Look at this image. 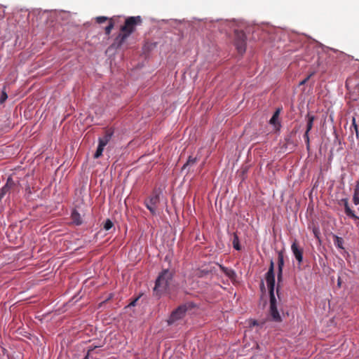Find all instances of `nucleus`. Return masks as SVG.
I'll return each mask as SVG.
<instances>
[{"instance_id":"nucleus-25","label":"nucleus","mask_w":359,"mask_h":359,"mask_svg":"<svg viewBox=\"0 0 359 359\" xmlns=\"http://www.w3.org/2000/svg\"><path fill=\"white\" fill-rule=\"evenodd\" d=\"M352 128H353V129L356 133V135L358 136V126L355 123V118L354 117L352 119V125L351 127V130L352 129Z\"/></svg>"},{"instance_id":"nucleus-21","label":"nucleus","mask_w":359,"mask_h":359,"mask_svg":"<svg viewBox=\"0 0 359 359\" xmlns=\"http://www.w3.org/2000/svg\"><path fill=\"white\" fill-rule=\"evenodd\" d=\"M114 24L112 20L110 19L109 20V23L108 26H107L105 27V34L107 35H109L110 34L112 29L114 28Z\"/></svg>"},{"instance_id":"nucleus-35","label":"nucleus","mask_w":359,"mask_h":359,"mask_svg":"<svg viewBox=\"0 0 359 359\" xmlns=\"http://www.w3.org/2000/svg\"><path fill=\"white\" fill-rule=\"evenodd\" d=\"M341 278H338V283H337V285H338V286H339V287H340V286H341Z\"/></svg>"},{"instance_id":"nucleus-4","label":"nucleus","mask_w":359,"mask_h":359,"mask_svg":"<svg viewBox=\"0 0 359 359\" xmlns=\"http://www.w3.org/2000/svg\"><path fill=\"white\" fill-rule=\"evenodd\" d=\"M160 189H154L151 196L144 201V204L152 215L156 214L157 205L160 202Z\"/></svg>"},{"instance_id":"nucleus-29","label":"nucleus","mask_w":359,"mask_h":359,"mask_svg":"<svg viewBox=\"0 0 359 359\" xmlns=\"http://www.w3.org/2000/svg\"><path fill=\"white\" fill-rule=\"evenodd\" d=\"M248 167H249V165H248L242 166V168H241V172H242L243 175H244L248 172Z\"/></svg>"},{"instance_id":"nucleus-12","label":"nucleus","mask_w":359,"mask_h":359,"mask_svg":"<svg viewBox=\"0 0 359 359\" xmlns=\"http://www.w3.org/2000/svg\"><path fill=\"white\" fill-rule=\"evenodd\" d=\"M72 220L76 225H81L83 223L80 214L76 210H73L72 212Z\"/></svg>"},{"instance_id":"nucleus-16","label":"nucleus","mask_w":359,"mask_h":359,"mask_svg":"<svg viewBox=\"0 0 359 359\" xmlns=\"http://www.w3.org/2000/svg\"><path fill=\"white\" fill-rule=\"evenodd\" d=\"M221 270L229 278H234L236 277V273L233 269H228L226 267L220 266Z\"/></svg>"},{"instance_id":"nucleus-34","label":"nucleus","mask_w":359,"mask_h":359,"mask_svg":"<svg viewBox=\"0 0 359 359\" xmlns=\"http://www.w3.org/2000/svg\"><path fill=\"white\" fill-rule=\"evenodd\" d=\"M259 325V323L257 320H253L252 323H250V326H252V325L255 326V325Z\"/></svg>"},{"instance_id":"nucleus-14","label":"nucleus","mask_w":359,"mask_h":359,"mask_svg":"<svg viewBox=\"0 0 359 359\" xmlns=\"http://www.w3.org/2000/svg\"><path fill=\"white\" fill-rule=\"evenodd\" d=\"M334 243L336 247L339 249H344V239L341 237H339L337 235H334Z\"/></svg>"},{"instance_id":"nucleus-26","label":"nucleus","mask_w":359,"mask_h":359,"mask_svg":"<svg viewBox=\"0 0 359 359\" xmlns=\"http://www.w3.org/2000/svg\"><path fill=\"white\" fill-rule=\"evenodd\" d=\"M6 187H8L9 189L13 187L15 185L14 181L12 180L11 177H9L7 180V182L6 183Z\"/></svg>"},{"instance_id":"nucleus-23","label":"nucleus","mask_w":359,"mask_h":359,"mask_svg":"<svg viewBox=\"0 0 359 359\" xmlns=\"http://www.w3.org/2000/svg\"><path fill=\"white\" fill-rule=\"evenodd\" d=\"M7 98H8L7 93L5 90V88H4L1 92V97H0V104H3L6 100Z\"/></svg>"},{"instance_id":"nucleus-2","label":"nucleus","mask_w":359,"mask_h":359,"mask_svg":"<svg viewBox=\"0 0 359 359\" xmlns=\"http://www.w3.org/2000/svg\"><path fill=\"white\" fill-rule=\"evenodd\" d=\"M173 278V272L169 269H163L157 277L155 286L154 287V294L157 297L161 296L170 285V281Z\"/></svg>"},{"instance_id":"nucleus-1","label":"nucleus","mask_w":359,"mask_h":359,"mask_svg":"<svg viewBox=\"0 0 359 359\" xmlns=\"http://www.w3.org/2000/svg\"><path fill=\"white\" fill-rule=\"evenodd\" d=\"M142 19L140 16H131L126 19L124 24L121 27V32L116 38L118 46L122 45L129 36L135 31L137 25H141Z\"/></svg>"},{"instance_id":"nucleus-11","label":"nucleus","mask_w":359,"mask_h":359,"mask_svg":"<svg viewBox=\"0 0 359 359\" xmlns=\"http://www.w3.org/2000/svg\"><path fill=\"white\" fill-rule=\"evenodd\" d=\"M291 250L297 260L299 264H301L303 261V250L299 248L296 241H294L291 245Z\"/></svg>"},{"instance_id":"nucleus-3","label":"nucleus","mask_w":359,"mask_h":359,"mask_svg":"<svg viewBox=\"0 0 359 359\" xmlns=\"http://www.w3.org/2000/svg\"><path fill=\"white\" fill-rule=\"evenodd\" d=\"M265 280L267 284V287L269 289V301L270 300H276L274 294V287H275V273H274V263L273 260H271L270 266L268 271L265 274Z\"/></svg>"},{"instance_id":"nucleus-9","label":"nucleus","mask_w":359,"mask_h":359,"mask_svg":"<svg viewBox=\"0 0 359 359\" xmlns=\"http://www.w3.org/2000/svg\"><path fill=\"white\" fill-rule=\"evenodd\" d=\"M339 204L340 205H344L345 213L348 217L352 218L355 220L359 219V217L357 215H355L354 212L351 209L348 204V198H342L339 203Z\"/></svg>"},{"instance_id":"nucleus-31","label":"nucleus","mask_w":359,"mask_h":359,"mask_svg":"<svg viewBox=\"0 0 359 359\" xmlns=\"http://www.w3.org/2000/svg\"><path fill=\"white\" fill-rule=\"evenodd\" d=\"M260 289H261L262 292H265L266 290H265V286H264V283L263 280L261 281Z\"/></svg>"},{"instance_id":"nucleus-7","label":"nucleus","mask_w":359,"mask_h":359,"mask_svg":"<svg viewBox=\"0 0 359 359\" xmlns=\"http://www.w3.org/2000/svg\"><path fill=\"white\" fill-rule=\"evenodd\" d=\"M235 46L240 54H243L246 50V36L242 31L236 32Z\"/></svg>"},{"instance_id":"nucleus-13","label":"nucleus","mask_w":359,"mask_h":359,"mask_svg":"<svg viewBox=\"0 0 359 359\" xmlns=\"http://www.w3.org/2000/svg\"><path fill=\"white\" fill-rule=\"evenodd\" d=\"M284 266V256L282 251L278 252V271H283Z\"/></svg>"},{"instance_id":"nucleus-20","label":"nucleus","mask_w":359,"mask_h":359,"mask_svg":"<svg viewBox=\"0 0 359 359\" xmlns=\"http://www.w3.org/2000/svg\"><path fill=\"white\" fill-rule=\"evenodd\" d=\"M197 158H188L186 163L184 164L182 170H185L187 167L193 165L196 163Z\"/></svg>"},{"instance_id":"nucleus-27","label":"nucleus","mask_w":359,"mask_h":359,"mask_svg":"<svg viewBox=\"0 0 359 359\" xmlns=\"http://www.w3.org/2000/svg\"><path fill=\"white\" fill-rule=\"evenodd\" d=\"M314 75V72H311L306 78H305L304 80H302L300 83H299V86H302V85H304L309 79L311 76H313Z\"/></svg>"},{"instance_id":"nucleus-15","label":"nucleus","mask_w":359,"mask_h":359,"mask_svg":"<svg viewBox=\"0 0 359 359\" xmlns=\"http://www.w3.org/2000/svg\"><path fill=\"white\" fill-rule=\"evenodd\" d=\"M353 202L355 205H359V182L357 183L355 187L354 188Z\"/></svg>"},{"instance_id":"nucleus-22","label":"nucleus","mask_w":359,"mask_h":359,"mask_svg":"<svg viewBox=\"0 0 359 359\" xmlns=\"http://www.w3.org/2000/svg\"><path fill=\"white\" fill-rule=\"evenodd\" d=\"M113 226H114V224L109 219H107L104 222V229L106 231H109V229H111L113 227Z\"/></svg>"},{"instance_id":"nucleus-32","label":"nucleus","mask_w":359,"mask_h":359,"mask_svg":"<svg viewBox=\"0 0 359 359\" xmlns=\"http://www.w3.org/2000/svg\"><path fill=\"white\" fill-rule=\"evenodd\" d=\"M139 298H136L135 299H134L131 303H130L129 306H135L136 304V302L138 301Z\"/></svg>"},{"instance_id":"nucleus-18","label":"nucleus","mask_w":359,"mask_h":359,"mask_svg":"<svg viewBox=\"0 0 359 359\" xmlns=\"http://www.w3.org/2000/svg\"><path fill=\"white\" fill-rule=\"evenodd\" d=\"M232 244H233V247L236 250H241V246L240 243H239L238 236V235L236 233L233 234V241H232Z\"/></svg>"},{"instance_id":"nucleus-36","label":"nucleus","mask_w":359,"mask_h":359,"mask_svg":"<svg viewBox=\"0 0 359 359\" xmlns=\"http://www.w3.org/2000/svg\"><path fill=\"white\" fill-rule=\"evenodd\" d=\"M201 273L207 274V273H208V271H201Z\"/></svg>"},{"instance_id":"nucleus-5","label":"nucleus","mask_w":359,"mask_h":359,"mask_svg":"<svg viewBox=\"0 0 359 359\" xmlns=\"http://www.w3.org/2000/svg\"><path fill=\"white\" fill-rule=\"evenodd\" d=\"M113 133V130L109 129L105 131L103 137L99 138V145L94 154V157H100L102 156L104 148L111 140Z\"/></svg>"},{"instance_id":"nucleus-17","label":"nucleus","mask_w":359,"mask_h":359,"mask_svg":"<svg viewBox=\"0 0 359 359\" xmlns=\"http://www.w3.org/2000/svg\"><path fill=\"white\" fill-rule=\"evenodd\" d=\"M278 283L276 287V294L278 297L280 299V282L283 281V271H278L277 274Z\"/></svg>"},{"instance_id":"nucleus-33","label":"nucleus","mask_w":359,"mask_h":359,"mask_svg":"<svg viewBox=\"0 0 359 359\" xmlns=\"http://www.w3.org/2000/svg\"><path fill=\"white\" fill-rule=\"evenodd\" d=\"M313 233H314V235H315V236H316V238H318L319 231H318V229H313Z\"/></svg>"},{"instance_id":"nucleus-24","label":"nucleus","mask_w":359,"mask_h":359,"mask_svg":"<svg viewBox=\"0 0 359 359\" xmlns=\"http://www.w3.org/2000/svg\"><path fill=\"white\" fill-rule=\"evenodd\" d=\"M95 20L98 24H102V23L104 22L105 21L108 20V18L104 17V16H99V17H97Z\"/></svg>"},{"instance_id":"nucleus-6","label":"nucleus","mask_w":359,"mask_h":359,"mask_svg":"<svg viewBox=\"0 0 359 359\" xmlns=\"http://www.w3.org/2000/svg\"><path fill=\"white\" fill-rule=\"evenodd\" d=\"M187 311V306L185 304H182L179 306L176 309H175L170 314L168 320V324L172 325L175 323L176 321L182 319Z\"/></svg>"},{"instance_id":"nucleus-10","label":"nucleus","mask_w":359,"mask_h":359,"mask_svg":"<svg viewBox=\"0 0 359 359\" xmlns=\"http://www.w3.org/2000/svg\"><path fill=\"white\" fill-rule=\"evenodd\" d=\"M306 118H307L306 130L304 135V138L305 142H306L307 147H309V133L312 129L315 117H314V116L308 114V115L306 116Z\"/></svg>"},{"instance_id":"nucleus-28","label":"nucleus","mask_w":359,"mask_h":359,"mask_svg":"<svg viewBox=\"0 0 359 359\" xmlns=\"http://www.w3.org/2000/svg\"><path fill=\"white\" fill-rule=\"evenodd\" d=\"M10 189L6 187V185L5 184L3 188L1 189V192L0 194V199L3 197V196Z\"/></svg>"},{"instance_id":"nucleus-8","label":"nucleus","mask_w":359,"mask_h":359,"mask_svg":"<svg viewBox=\"0 0 359 359\" xmlns=\"http://www.w3.org/2000/svg\"><path fill=\"white\" fill-rule=\"evenodd\" d=\"M269 316L271 320L275 323H280L283 321L282 317L277 309V300H270Z\"/></svg>"},{"instance_id":"nucleus-19","label":"nucleus","mask_w":359,"mask_h":359,"mask_svg":"<svg viewBox=\"0 0 359 359\" xmlns=\"http://www.w3.org/2000/svg\"><path fill=\"white\" fill-rule=\"evenodd\" d=\"M280 109H278L275 112L274 114H273L272 117L270 119V123L271 124H273V125H276V122L278 121V116H279V114H280Z\"/></svg>"},{"instance_id":"nucleus-30","label":"nucleus","mask_w":359,"mask_h":359,"mask_svg":"<svg viewBox=\"0 0 359 359\" xmlns=\"http://www.w3.org/2000/svg\"><path fill=\"white\" fill-rule=\"evenodd\" d=\"M97 347H98V346H90V347L89 348V349L88 350L87 353H86V355H88V357H89V356H90V353H91L93 350H95Z\"/></svg>"}]
</instances>
